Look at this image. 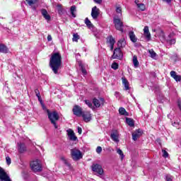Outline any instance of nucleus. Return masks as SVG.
Masks as SVG:
<instances>
[{
    "mask_svg": "<svg viewBox=\"0 0 181 181\" xmlns=\"http://www.w3.org/2000/svg\"><path fill=\"white\" fill-rule=\"evenodd\" d=\"M148 53L150 54V57H151V59H156V52H155V51H153V49H150L148 51Z\"/></svg>",
    "mask_w": 181,
    "mask_h": 181,
    "instance_id": "nucleus-34",
    "label": "nucleus"
},
{
    "mask_svg": "<svg viewBox=\"0 0 181 181\" xmlns=\"http://www.w3.org/2000/svg\"><path fill=\"white\" fill-rule=\"evenodd\" d=\"M30 167L33 172H41L42 170V164L39 160H35L31 162Z\"/></svg>",
    "mask_w": 181,
    "mask_h": 181,
    "instance_id": "nucleus-5",
    "label": "nucleus"
},
{
    "mask_svg": "<svg viewBox=\"0 0 181 181\" xmlns=\"http://www.w3.org/2000/svg\"><path fill=\"white\" fill-rule=\"evenodd\" d=\"M79 66L81 69V71H82L83 74H84L86 76V74H87V70H86V69H84V67H83V64H79Z\"/></svg>",
    "mask_w": 181,
    "mask_h": 181,
    "instance_id": "nucleus-40",
    "label": "nucleus"
},
{
    "mask_svg": "<svg viewBox=\"0 0 181 181\" xmlns=\"http://www.w3.org/2000/svg\"><path fill=\"white\" fill-rule=\"evenodd\" d=\"M100 15V9L97 8V6H94L92 8L91 11V16L93 19H97L98 18V16Z\"/></svg>",
    "mask_w": 181,
    "mask_h": 181,
    "instance_id": "nucleus-12",
    "label": "nucleus"
},
{
    "mask_svg": "<svg viewBox=\"0 0 181 181\" xmlns=\"http://www.w3.org/2000/svg\"><path fill=\"white\" fill-rule=\"evenodd\" d=\"M113 22L115 24V28L117 30H119L122 33H124V23L121 21V19L118 18H114Z\"/></svg>",
    "mask_w": 181,
    "mask_h": 181,
    "instance_id": "nucleus-4",
    "label": "nucleus"
},
{
    "mask_svg": "<svg viewBox=\"0 0 181 181\" xmlns=\"http://www.w3.org/2000/svg\"><path fill=\"white\" fill-rule=\"evenodd\" d=\"M171 77L175 80V81H181V76L176 74V71H171L170 73Z\"/></svg>",
    "mask_w": 181,
    "mask_h": 181,
    "instance_id": "nucleus-18",
    "label": "nucleus"
},
{
    "mask_svg": "<svg viewBox=\"0 0 181 181\" xmlns=\"http://www.w3.org/2000/svg\"><path fill=\"white\" fill-rule=\"evenodd\" d=\"M93 103L95 107H96V108H100L101 105H104V103H105V101L104 100V98H100V99L94 98L93 100Z\"/></svg>",
    "mask_w": 181,
    "mask_h": 181,
    "instance_id": "nucleus-11",
    "label": "nucleus"
},
{
    "mask_svg": "<svg viewBox=\"0 0 181 181\" xmlns=\"http://www.w3.org/2000/svg\"><path fill=\"white\" fill-rule=\"evenodd\" d=\"M73 113L74 115H76V117H81L83 115V114L84 113V112H83V108H81V107L76 105L73 110Z\"/></svg>",
    "mask_w": 181,
    "mask_h": 181,
    "instance_id": "nucleus-8",
    "label": "nucleus"
},
{
    "mask_svg": "<svg viewBox=\"0 0 181 181\" xmlns=\"http://www.w3.org/2000/svg\"><path fill=\"white\" fill-rule=\"evenodd\" d=\"M142 135V130L137 129L132 133L133 141H136Z\"/></svg>",
    "mask_w": 181,
    "mask_h": 181,
    "instance_id": "nucleus-16",
    "label": "nucleus"
},
{
    "mask_svg": "<svg viewBox=\"0 0 181 181\" xmlns=\"http://www.w3.org/2000/svg\"><path fill=\"white\" fill-rule=\"evenodd\" d=\"M175 34L170 33L166 38V43L168 46H172V45H175L176 43V39L173 37Z\"/></svg>",
    "mask_w": 181,
    "mask_h": 181,
    "instance_id": "nucleus-10",
    "label": "nucleus"
},
{
    "mask_svg": "<svg viewBox=\"0 0 181 181\" xmlns=\"http://www.w3.org/2000/svg\"><path fill=\"white\" fill-rule=\"evenodd\" d=\"M159 37L162 43H165V42H166V37H165V33H163V31L160 33Z\"/></svg>",
    "mask_w": 181,
    "mask_h": 181,
    "instance_id": "nucleus-31",
    "label": "nucleus"
},
{
    "mask_svg": "<svg viewBox=\"0 0 181 181\" xmlns=\"http://www.w3.org/2000/svg\"><path fill=\"white\" fill-rule=\"evenodd\" d=\"M8 49L4 45H0V53H8Z\"/></svg>",
    "mask_w": 181,
    "mask_h": 181,
    "instance_id": "nucleus-29",
    "label": "nucleus"
},
{
    "mask_svg": "<svg viewBox=\"0 0 181 181\" xmlns=\"http://www.w3.org/2000/svg\"><path fill=\"white\" fill-rule=\"evenodd\" d=\"M102 151H103V148H101V146H98L96 148L97 153H100Z\"/></svg>",
    "mask_w": 181,
    "mask_h": 181,
    "instance_id": "nucleus-45",
    "label": "nucleus"
},
{
    "mask_svg": "<svg viewBox=\"0 0 181 181\" xmlns=\"http://www.w3.org/2000/svg\"><path fill=\"white\" fill-rule=\"evenodd\" d=\"M92 170L93 172H95V173H98V175H103L104 173V170H103V167L100 165L98 164H93L92 165Z\"/></svg>",
    "mask_w": 181,
    "mask_h": 181,
    "instance_id": "nucleus-9",
    "label": "nucleus"
},
{
    "mask_svg": "<svg viewBox=\"0 0 181 181\" xmlns=\"http://www.w3.org/2000/svg\"><path fill=\"white\" fill-rule=\"evenodd\" d=\"M35 94H39L40 92H39V89H35Z\"/></svg>",
    "mask_w": 181,
    "mask_h": 181,
    "instance_id": "nucleus-52",
    "label": "nucleus"
},
{
    "mask_svg": "<svg viewBox=\"0 0 181 181\" xmlns=\"http://www.w3.org/2000/svg\"><path fill=\"white\" fill-rule=\"evenodd\" d=\"M117 153L120 156L121 160L124 159L125 158V156L124 155V152H122V150L120 148H117Z\"/></svg>",
    "mask_w": 181,
    "mask_h": 181,
    "instance_id": "nucleus-35",
    "label": "nucleus"
},
{
    "mask_svg": "<svg viewBox=\"0 0 181 181\" xmlns=\"http://www.w3.org/2000/svg\"><path fill=\"white\" fill-rule=\"evenodd\" d=\"M116 12H117V13H121V12H122V8H121L120 6L116 7Z\"/></svg>",
    "mask_w": 181,
    "mask_h": 181,
    "instance_id": "nucleus-44",
    "label": "nucleus"
},
{
    "mask_svg": "<svg viewBox=\"0 0 181 181\" xmlns=\"http://www.w3.org/2000/svg\"><path fill=\"white\" fill-rule=\"evenodd\" d=\"M107 43H109L110 45H115V39H114V37H112V36L109 37L107 38Z\"/></svg>",
    "mask_w": 181,
    "mask_h": 181,
    "instance_id": "nucleus-36",
    "label": "nucleus"
},
{
    "mask_svg": "<svg viewBox=\"0 0 181 181\" xmlns=\"http://www.w3.org/2000/svg\"><path fill=\"white\" fill-rule=\"evenodd\" d=\"M25 1L30 6H33V5H35V4H36V2H37V0H25Z\"/></svg>",
    "mask_w": 181,
    "mask_h": 181,
    "instance_id": "nucleus-37",
    "label": "nucleus"
},
{
    "mask_svg": "<svg viewBox=\"0 0 181 181\" xmlns=\"http://www.w3.org/2000/svg\"><path fill=\"white\" fill-rule=\"evenodd\" d=\"M115 94H119L118 92H115Z\"/></svg>",
    "mask_w": 181,
    "mask_h": 181,
    "instance_id": "nucleus-55",
    "label": "nucleus"
},
{
    "mask_svg": "<svg viewBox=\"0 0 181 181\" xmlns=\"http://www.w3.org/2000/svg\"><path fill=\"white\" fill-rule=\"evenodd\" d=\"M126 45H127V42L124 38H122L117 42V46L119 49H120V47H124V46H126Z\"/></svg>",
    "mask_w": 181,
    "mask_h": 181,
    "instance_id": "nucleus-26",
    "label": "nucleus"
},
{
    "mask_svg": "<svg viewBox=\"0 0 181 181\" xmlns=\"http://www.w3.org/2000/svg\"><path fill=\"white\" fill-rule=\"evenodd\" d=\"M111 139L114 141V142H119V136L118 135L117 132H114L110 134Z\"/></svg>",
    "mask_w": 181,
    "mask_h": 181,
    "instance_id": "nucleus-17",
    "label": "nucleus"
},
{
    "mask_svg": "<svg viewBox=\"0 0 181 181\" xmlns=\"http://www.w3.org/2000/svg\"><path fill=\"white\" fill-rule=\"evenodd\" d=\"M61 10H59V12H60Z\"/></svg>",
    "mask_w": 181,
    "mask_h": 181,
    "instance_id": "nucleus-56",
    "label": "nucleus"
},
{
    "mask_svg": "<svg viewBox=\"0 0 181 181\" xmlns=\"http://www.w3.org/2000/svg\"><path fill=\"white\" fill-rule=\"evenodd\" d=\"M172 176H170V175H168L167 177H166V180L167 181H172Z\"/></svg>",
    "mask_w": 181,
    "mask_h": 181,
    "instance_id": "nucleus-48",
    "label": "nucleus"
},
{
    "mask_svg": "<svg viewBox=\"0 0 181 181\" xmlns=\"http://www.w3.org/2000/svg\"><path fill=\"white\" fill-rule=\"evenodd\" d=\"M139 0H135V4L137 5V8L140 11H145V9H146V6H145V4L142 3L139 4Z\"/></svg>",
    "mask_w": 181,
    "mask_h": 181,
    "instance_id": "nucleus-24",
    "label": "nucleus"
},
{
    "mask_svg": "<svg viewBox=\"0 0 181 181\" xmlns=\"http://www.w3.org/2000/svg\"><path fill=\"white\" fill-rule=\"evenodd\" d=\"M144 37H146V40L147 42L151 41V33L149 32V27H148V26L144 27Z\"/></svg>",
    "mask_w": 181,
    "mask_h": 181,
    "instance_id": "nucleus-13",
    "label": "nucleus"
},
{
    "mask_svg": "<svg viewBox=\"0 0 181 181\" xmlns=\"http://www.w3.org/2000/svg\"><path fill=\"white\" fill-rule=\"evenodd\" d=\"M124 55L122 54V51H121V48H116L114 50L113 54L112 56V59H117V60H121Z\"/></svg>",
    "mask_w": 181,
    "mask_h": 181,
    "instance_id": "nucleus-7",
    "label": "nucleus"
},
{
    "mask_svg": "<svg viewBox=\"0 0 181 181\" xmlns=\"http://www.w3.org/2000/svg\"><path fill=\"white\" fill-rule=\"evenodd\" d=\"M71 156L73 160H80V159L83 158V153L77 148L71 149Z\"/></svg>",
    "mask_w": 181,
    "mask_h": 181,
    "instance_id": "nucleus-3",
    "label": "nucleus"
},
{
    "mask_svg": "<svg viewBox=\"0 0 181 181\" xmlns=\"http://www.w3.org/2000/svg\"><path fill=\"white\" fill-rule=\"evenodd\" d=\"M49 66L54 74H58L59 69L62 67V54L59 52L52 53L49 59Z\"/></svg>",
    "mask_w": 181,
    "mask_h": 181,
    "instance_id": "nucleus-1",
    "label": "nucleus"
},
{
    "mask_svg": "<svg viewBox=\"0 0 181 181\" xmlns=\"http://www.w3.org/2000/svg\"><path fill=\"white\" fill-rule=\"evenodd\" d=\"M60 160H62L63 162V163H64V165H66V166H67V168H69V169H72L71 164L70 163H69L67 159H66V157H64V156H61Z\"/></svg>",
    "mask_w": 181,
    "mask_h": 181,
    "instance_id": "nucleus-21",
    "label": "nucleus"
},
{
    "mask_svg": "<svg viewBox=\"0 0 181 181\" xmlns=\"http://www.w3.org/2000/svg\"><path fill=\"white\" fill-rule=\"evenodd\" d=\"M37 98H38V101H40V103H42V98L40 97V93H37L36 94Z\"/></svg>",
    "mask_w": 181,
    "mask_h": 181,
    "instance_id": "nucleus-46",
    "label": "nucleus"
},
{
    "mask_svg": "<svg viewBox=\"0 0 181 181\" xmlns=\"http://www.w3.org/2000/svg\"><path fill=\"white\" fill-rule=\"evenodd\" d=\"M76 6H72L70 8V12H71V15L72 16V18H76V13H74V12H76Z\"/></svg>",
    "mask_w": 181,
    "mask_h": 181,
    "instance_id": "nucleus-33",
    "label": "nucleus"
},
{
    "mask_svg": "<svg viewBox=\"0 0 181 181\" xmlns=\"http://www.w3.org/2000/svg\"><path fill=\"white\" fill-rule=\"evenodd\" d=\"M126 122L129 127H135V122H134V119L131 118L127 117Z\"/></svg>",
    "mask_w": 181,
    "mask_h": 181,
    "instance_id": "nucleus-27",
    "label": "nucleus"
},
{
    "mask_svg": "<svg viewBox=\"0 0 181 181\" xmlns=\"http://www.w3.org/2000/svg\"><path fill=\"white\" fill-rule=\"evenodd\" d=\"M163 2H166L167 4H170L172 2V0H162Z\"/></svg>",
    "mask_w": 181,
    "mask_h": 181,
    "instance_id": "nucleus-51",
    "label": "nucleus"
},
{
    "mask_svg": "<svg viewBox=\"0 0 181 181\" xmlns=\"http://www.w3.org/2000/svg\"><path fill=\"white\" fill-rule=\"evenodd\" d=\"M6 162L7 165H11L12 160H11L9 156L6 157Z\"/></svg>",
    "mask_w": 181,
    "mask_h": 181,
    "instance_id": "nucleus-42",
    "label": "nucleus"
},
{
    "mask_svg": "<svg viewBox=\"0 0 181 181\" xmlns=\"http://www.w3.org/2000/svg\"><path fill=\"white\" fill-rule=\"evenodd\" d=\"M66 132L70 141H77V136H76L74 132L71 129L66 130Z\"/></svg>",
    "mask_w": 181,
    "mask_h": 181,
    "instance_id": "nucleus-14",
    "label": "nucleus"
},
{
    "mask_svg": "<svg viewBox=\"0 0 181 181\" xmlns=\"http://www.w3.org/2000/svg\"><path fill=\"white\" fill-rule=\"evenodd\" d=\"M81 117L83 118L85 122H90L91 121V113L90 112H83Z\"/></svg>",
    "mask_w": 181,
    "mask_h": 181,
    "instance_id": "nucleus-15",
    "label": "nucleus"
},
{
    "mask_svg": "<svg viewBox=\"0 0 181 181\" xmlns=\"http://www.w3.org/2000/svg\"><path fill=\"white\" fill-rule=\"evenodd\" d=\"M78 39H80V36L78 34H74L72 40L73 42H78Z\"/></svg>",
    "mask_w": 181,
    "mask_h": 181,
    "instance_id": "nucleus-39",
    "label": "nucleus"
},
{
    "mask_svg": "<svg viewBox=\"0 0 181 181\" xmlns=\"http://www.w3.org/2000/svg\"><path fill=\"white\" fill-rule=\"evenodd\" d=\"M112 69L117 70L118 69V64L116 62L113 63L112 64Z\"/></svg>",
    "mask_w": 181,
    "mask_h": 181,
    "instance_id": "nucleus-43",
    "label": "nucleus"
},
{
    "mask_svg": "<svg viewBox=\"0 0 181 181\" xmlns=\"http://www.w3.org/2000/svg\"><path fill=\"white\" fill-rule=\"evenodd\" d=\"M119 113L120 114V115H125L126 117H127L128 115V112H127V110L124 107H120L119 109Z\"/></svg>",
    "mask_w": 181,
    "mask_h": 181,
    "instance_id": "nucleus-32",
    "label": "nucleus"
},
{
    "mask_svg": "<svg viewBox=\"0 0 181 181\" xmlns=\"http://www.w3.org/2000/svg\"><path fill=\"white\" fill-rule=\"evenodd\" d=\"M110 50H114V45H110Z\"/></svg>",
    "mask_w": 181,
    "mask_h": 181,
    "instance_id": "nucleus-53",
    "label": "nucleus"
},
{
    "mask_svg": "<svg viewBox=\"0 0 181 181\" xmlns=\"http://www.w3.org/2000/svg\"><path fill=\"white\" fill-rule=\"evenodd\" d=\"M133 64L135 69L138 68V66H139V62H138V58L136 57V56L133 57Z\"/></svg>",
    "mask_w": 181,
    "mask_h": 181,
    "instance_id": "nucleus-30",
    "label": "nucleus"
},
{
    "mask_svg": "<svg viewBox=\"0 0 181 181\" xmlns=\"http://www.w3.org/2000/svg\"><path fill=\"white\" fill-rule=\"evenodd\" d=\"M32 8H33V11H36V7L33 6Z\"/></svg>",
    "mask_w": 181,
    "mask_h": 181,
    "instance_id": "nucleus-54",
    "label": "nucleus"
},
{
    "mask_svg": "<svg viewBox=\"0 0 181 181\" xmlns=\"http://www.w3.org/2000/svg\"><path fill=\"white\" fill-rule=\"evenodd\" d=\"M41 13L43 16V18H45V19L46 21H47L49 22V21H50V19H52V18L50 17V15H49V13H47V11L46 9H42L41 11Z\"/></svg>",
    "mask_w": 181,
    "mask_h": 181,
    "instance_id": "nucleus-20",
    "label": "nucleus"
},
{
    "mask_svg": "<svg viewBox=\"0 0 181 181\" xmlns=\"http://www.w3.org/2000/svg\"><path fill=\"white\" fill-rule=\"evenodd\" d=\"M18 151L20 153H23V152H25L26 146H25L24 144H22V143L18 144Z\"/></svg>",
    "mask_w": 181,
    "mask_h": 181,
    "instance_id": "nucleus-25",
    "label": "nucleus"
},
{
    "mask_svg": "<svg viewBox=\"0 0 181 181\" xmlns=\"http://www.w3.org/2000/svg\"><path fill=\"white\" fill-rule=\"evenodd\" d=\"M81 132H83V129H81V127H78V133L79 134V135H81Z\"/></svg>",
    "mask_w": 181,
    "mask_h": 181,
    "instance_id": "nucleus-47",
    "label": "nucleus"
},
{
    "mask_svg": "<svg viewBox=\"0 0 181 181\" xmlns=\"http://www.w3.org/2000/svg\"><path fill=\"white\" fill-rule=\"evenodd\" d=\"M162 153L163 158H168V156H169V153L165 150H162Z\"/></svg>",
    "mask_w": 181,
    "mask_h": 181,
    "instance_id": "nucleus-41",
    "label": "nucleus"
},
{
    "mask_svg": "<svg viewBox=\"0 0 181 181\" xmlns=\"http://www.w3.org/2000/svg\"><path fill=\"white\" fill-rule=\"evenodd\" d=\"M95 4H101L103 2V0H93Z\"/></svg>",
    "mask_w": 181,
    "mask_h": 181,
    "instance_id": "nucleus-50",
    "label": "nucleus"
},
{
    "mask_svg": "<svg viewBox=\"0 0 181 181\" xmlns=\"http://www.w3.org/2000/svg\"><path fill=\"white\" fill-rule=\"evenodd\" d=\"M0 181H12L9 175L5 172L2 168L0 167Z\"/></svg>",
    "mask_w": 181,
    "mask_h": 181,
    "instance_id": "nucleus-6",
    "label": "nucleus"
},
{
    "mask_svg": "<svg viewBox=\"0 0 181 181\" xmlns=\"http://www.w3.org/2000/svg\"><path fill=\"white\" fill-rule=\"evenodd\" d=\"M85 104H86V105H88V107H89V108H93V103H91V100H86Z\"/></svg>",
    "mask_w": 181,
    "mask_h": 181,
    "instance_id": "nucleus-38",
    "label": "nucleus"
},
{
    "mask_svg": "<svg viewBox=\"0 0 181 181\" xmlns=\"http://www.w3.org/2000/svg\"><path fill=\"white\" fill-rule=\"evenodd\" d=\"M52 35H48V36H47V40H48V42H52Z\"/></svg>",
    "mask_w": 181,
    "mask_h": 181,
    "instance_id": "nucleus-49",
    "label": "nucleus"
},
{
    "mask_svg": "<svg viewBox=\"0 0 181 181\" xmlns=\"http://www.w3.org/2000/svg\"><path fill=\"white\" fill-rule=\"evenodd\" d=\"M85 23L88 29H90V30H94V25L91 23V21H90L88 18H86L85 19Z\"/></svg>",
    "mask_w": 181,
    "mask_h": 181,
    "instance_id": "nucleus-22",
    "label": "nucleus"
},
{
    "mask_svg": "<svg viewBox=\"0 0 181 181\" xmlns=\"http://www.w3.org/2000/svg\"><path fill=\"white\" fill-rule=\"evenodd\" d=\"M47 113L48 115V118L51 122V124H53L55 129H57V128H59V126L57 125V124H56V122L59 121V114L56 111L51 112L49 110H47Z\"/></svg>",
    "mask_w": 181,
    "mask_h": 181,
    "instance_id": "nucleus-2",
    "label": "nucleus"
},
{
    "mask_svg": "<svg viewBox=\"0 0 181 181\" xmlns=\"http://www.w3.org/2000/svg\"><path fill=\"white\" fill-rule=\"evenodd\" d=\"M172 125L173 127H175L177 129H181V122L180 120H176L174 122L172 123Z\"/></svg>",
    "mask_w": 181,
    "mask_h": 181,
    "instance_id": "nucleus-28",
    "label": "nucleus"
},
{
    "mask_svg": "<svg viewBox=\"0 0 181 181\" xmlns=\"http://www.w3.org/2000/svg\"><path fill=\"white\" fill-rule=\"evenodd\" d=\"M122 84L124 86V89L126 90H129V82H128V80L125 78L124 77L122 78Z\"/></svg>",
    "mask_w": 181,
    "mask_h": 181,
    "instance_id": "nucleus-23",
    "label": "nucleus"
},
{
    "mask_svg": "<svg viewBox=\"0 0 181 181\" xmlns=\"http://www.w3.org/2000/svg\"><path fill=\"white\" fill-rule=\"evenodd\" d=\"M129 37L133 43H136L138 38H136V36L135 35L134 31H130L129 33Z\"/></svg>",
    "mask_w": 181,
    "mask_h": 181,
    "instance_id": "nucleus-19",
    "label": "nucleus"
}]
</instances>
